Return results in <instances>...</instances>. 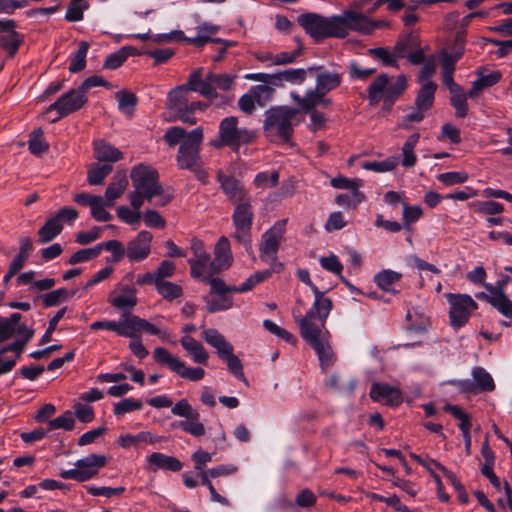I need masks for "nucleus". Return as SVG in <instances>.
I'll return each mask as SVG.
<instances>
[{"instance_id": "obj_1", "label": "nucleus", "mask_w": 512, "mask_h": 512, "mask_svg": "<svg viewBox=\"0 0 512 512\" xmlns=\"http://www.w3.org/2000/svg\"><path fill=\"white\" fill-rule=\"evenodd\" d=\"M130 177L134 190L129 193L128 198L134 209L139 210L144 200L152 202L154 197H158L154 205L159 207L171 202L172 197L164 193V188L159 183V173L155 168L139 164L132 168Z\"/></svg>"}, {"instance_id": "obj_2", "label": "nucleus", "mask_w": 512, "mask_h": 512, "mask_svg": "<svg viewBox=\"0 0 512 512\" xmlns=\"http://www.w3.org/2000/svg\"><path fill=\"white\" fill-rule=\"evenodd\" d=\"M300 111L290 106H274L266 110L263 121L264 136L271 143H290L294 134L293 120Z\"/></svg>"}, {"instance_id": "obj_3", "label": "nucleus", "mask_w": 512, "mask_h": 512, "mask_svg": "<svg viewBox=\"0 0 512 512\" xmlns=\"http://www.w3.org/2000/svg\"><path fill=\"white\" fill-rule=\"evenodd\" d=\"M332 308V300H318L314 301L312 307L304 316L300 313L296 315V312H293V317L298 325L300 335L309 345L325 339V335L328 332H323V329L325 328L326 320Z\"/></svg>"}, {"instance_id": "obj_4", "label": "nucleus", "mask_w": 512, "mask_h": 512, "mask_svg": "<svg viewBox=\"0 0 512 512\" xmlns=\"http://www.w3.org/2000/svg\"><path fill=\"white\" fill-rule=\"evenodd\" d=\"M91 330L107 329L115 332L117 335L127 338H138L141 331H146L151 335H157L162 340H166L169 334L161 331L154 324L142 319L139 316L127 314L124 312L119 321H96L90 325Z\"/></svg>"}, {"instance_id": "obj_5", "label": "nucleus", "mask_w": 512, "mask_h": 512, "mask_svg": "<svg viewBox=\"0 0 512 512\" xmlns=\"http://www.w3.org/2000/svg\"><path fill=\"white\" fill-rule=\"evenodd\" d=\"M406 88L405 75H399L394 81H391L386 73H381L367 88L369 105L376 106L382 101L383 110L390 111Z\"/></svg>"}, {"instance_id": "obj_6", "label": "nucleus", "mask_w": 512, "mask_h": 512, "mask_svg": "<svg viewBox=\"0 0 512 512\" xmlns=\"http://www.w3.org/2000/svg\"><path fill=\"white\" fill-rule=\"evenodd\" d=\"M297 22L316 43L332 37L342 39L344 35L337 15L327 18L317 13H304L298 16Z\"/></svg>"}, {"instance_id": "obj_7", "label": "nucleus", "mask_w": 512, "mask_h": 512, "mask_svg": "<svg viewBox=\"0 0 512 512\" xmlns=\"http://www.w3.org/2000/svg\"><path fill=\"white\" fill-rule=\"evenodd\" d=\"M255 139V133L247 128L238 127V118L229 116L221 120L218 137L209 142V145L220 149L224 146L237 151L242 144H249Z\"/></svg>"}, {"instance_id": "obj_8", "label": "nucleus", "mask_w": 512, "mask_h": 512, "mask_svg": "<svg viewBox=\"0 0 512 512\" xmlns=\"http://www.w3.org/2000/svg\"><path fill=\"white\" fill-rule=\"evenodd\" d=\"M203 138V128L197 127L181 142L176 156L177 166L180 169H194L201 164L200 151Z\"/></svg>"}, {"instance_id": "obj_9", "label": "nucleus", "mask_w": 512, "mask_h": 512, "mask_svg": "<svg viewBox=\"0 0 512 512\" xmlns=\"http://www.w3.org/2000/svg\"><path fill=\"white\" fill-rule=\"evenodd\" d=\"M437 84L433 81L425 82L415 97L411 112L403 117L401 127L408 128L410 123H420L433 108Z\"/></svg>"}, {"instance_id": "obj_10", "label": "nucleus", "mask_w": 512, "mask_h": 512, "mask_svg": "<svg viewBox=\"0 0 512 512\" xmlns=\"http://www.w3.org/2000/svg\"><path fill=\"white\" fill-rule=\"evenodd\" d=\"M107 464V457L104 455L90 454L75 462V468L62 470L59 475L63 479H73L78 482H85L98 475L99 470Z\"/></svg>"}, {"instance_id": "obj_11", "label": "nucleus", "mask_w": 512, "mask_h": 512, "mask_svg": "<svg viewBox=\"0 0 512 512\" xmlns=\"http://www.w3.org/2000/svg\"><path fill=\"white\" fill-rule=\"evenodd\" d=\"M450 304L449 319L454 329H459L467 324L473 311L478 309V304L468 294L446 295Z\"/></svg>"}, {"instance_id": "obj_12", "label": "nucleus", "mask_w": 512, "mask_h": 512, "mask_svg": "<svg viewBox=\"0 0 512 512\" xmlns=\"http://www.w3.org/2000/svg\"><path fill=\"white\" fill-rule=\"evenodd\" d=\"M87 102V96L83 91L77 87L60 96L54 103H52L46 110V113L57 111L58 116L51 119L52 123L57 122L63 117H66L78 110H80Z\"/></svg>"}, {"instance_id": "obj_13", "label": "nucleus", "mask_w": 512, "mask_h": 512, "mask_svg": "<svg viewBox=\"0 0 512 512\" xmlns=\"http://www.w3.org/2000/svg\"><path fill=\"white\" fill-rule=\"evenodd\" d=\"M307 77V71L303 68L286 69L275 74L250 73L245 75L247 80L272 84L274 87H282L285 82L291 84H302Z\"/></svg>"}, {"instance_id": "obj_14", "label": "nucleus", "mask_w": 512, "mask_h": 512, "mask_svg": "<svg viewBox=\"0 0 512 512\" xmlns=\"http://www.w3.org/2000/svg\"><path fill=\"white\" fill-rule=\"evenodd\" d=\"M337 18L342 22L343 38L348 36L349 30L371 34L379 25L366 15L352 10H345L342 15H337Z\"/></svg>"}, {"instance_id": "obj_15", "label": "nucleus", "mask_w": 512, "mask_h": 512, "mask_svg": "<svg viewBox=\"0 0 512 512\" xmlns=\"http://www.w3.org/2000/svg\"><path fill=\"white\" fill-rule=\"evenodd\" d=\"M217 181L223 193L234 205L251 199L243 184L235 177L226 175L221 169L217 171Z\"/></svg>"}, {"instance_id": "obj_16", "label": "nucleus", "mask_w": 512, "mask_h": 512, "mask_svg": "<svg viewBox=\"0 0 512 512\" xmlns=\"http://www.w3.org/2000/svg\"><path fill=\"white\" fill-rule=\"evenodd\" d=\"M153 235L149 231H140L135 238L127 243L126 256L130 262H141L145 260L151 252V243Z\"/></svg>"}, {"instance_id": "obj_17", "label": "nucleus", "mask_w": 512, "mask_h": 512, "mask_svg": "<svg viewBox=\"0 0 512 512\" xmlns=\"http://www.w3.org/2000/svg\"><path fill=\"white\" fill-rule=\"evenodd\" d=\"M284 226L285 221L276 224L262 235L259 251L263 261H268L270 256L277 254L281 239L283 238Z\"/></svg>"}, {"instance_id": "obj_18", "label": "nucleus", "mask_w": 512, "mask_h": 512, "mask_svg": "<svg viewBox=\"0 0 512 512\" xmlns=\"http://www.w3.org/2000/svg\"><path fill=\"white\" fill-rule=\"evenodd\" d=\"M233 263L230 242L226 236H221L214 248V259L210 262V274L214 275L228 269Z\"/></svg>"}, {"instance_id": "obj_19", "label": "nucleus", "mask_w": 512, "mask_h": 512, "mask_svg": "<svg viewBox=\"0 0 512 512\" xmlns=\"http://www.w3.org/2000/svg\"><path fill=\"white\" fill-rule=\"evenodd\" d=\"M369 395L373 401L382 402L388 406H397L402 402L401 392L385 383L372 384Z\"/></svg>"}, {"instance_id": "obj_20", "label": "nucleus", "mask_w": 512, "mask_h": 512, "mask_svg": "<svg viewBox=\"0 0 512 512\" xmlns=\"http://www.w3.org/2000/svg\"><path fill=\"white\" fill-rule=\"evenodd\" d=\"M326 94L327 93H322L320 91L308 90L303 97L299 96L297 93H292L291 97L299 105L302 112L308 113L318 105H322L324 107L332 105V100L330 98H326Z\"/></svg>"}, {"instance_id": "obj_21", "label": "nucleus", "mask_w": 512, "mask_h": 512, "mask_svg": "<svg viewBox=\"0 0 512 512\" xmlns=\"http://www.w3.org/2000/svg\"><path fill=\"white\" fill-rule=\"evenodd\" d=\"M202 68L194 70L188 77L186 82L187 87L191 92H199L202 96L207 98H215L218 96L215 88L212 86L213 82L208 80V74L205 79H202Z\"/></svg>"}, {"instance_id": "obj_22", "label": "nucleus", "mask_w": 512, "mask_h": 512, "mask_svg": "<svg viewBox=\"0 0 512 512\" xmlns=\"http://www.w3.org/2000/svg\"><path fill=\"white\" fill-rule=\"evenodd\" d=\"M190 249L194 255L193 258L188 259L190 274L197 276L198 273L194 268L195 266H208L210 269L211 257L210 254L206 251L204 243L200 239L194 237L190 241Z\"/></svg>"}, {"instance_id": "obj_23", "label": "nucleus", "mask_w": 512, "mask_h": 512, "mask_svg": "<svg viewBox=\"0 0 512 512\" xmlns=\"http://www.w3.org/2000/svg\"><path fill=\"white\" fill-rule=\"evenodd\" d=\"M190 89L187 84L173 88L167 95V109L170 111H182L190 106Z\"/></svg>"}, {"instance_id": "obj_24", "label": "nucleus", "mask_w": 512, "mask_h": 512, "mask_svg": "<svg viewBox=\"0 0 512 512\" xmlns=\"http://www.w3.org/2000/svg\"><path fill=\"white\" fill-rule=\"evenodd\" d=\"M34 329L26 325H19L17 328V339L0 349V357L6 352H15L16 360L20 357L27 343L32 339Z\"/></svg>"}, {"instance_id": "obj_25", "label": "nucleus", "mask_w": 512, "mask_h": 512, "mask_svg": "<svg viewBox=\"0 0 512 512\" xmlns=\"http://www.w3.org/2000/svg\"><path fill=\"white\" fill-rule=\"evenodd\" d=\"M254 212L251 205V199L235 204L232 221L234 227L252 229Z\"/></svg>"}, {"instance_id": "obj_26", "label": "nucleus", "mask_w": 512, "mask_h": 512, "mask_svg": "<svg viewBox=\"0 0 512 512\" xmlns=\"http://www.w3.org/2000/svg\"><path fill=\"white\" fill-rule=\"evenodd\" d=\"M128 186L127 175L124 170L117 171L112 177L105 191L107 205H113L114 200L118 199Z\"/></svg>"}, {"instance_id": "obj_27", "label": "nucleus", "mask_w": 512, "mask_h": 512, "mask_svg": "<svg viewBox=\"0 0 512 512\" xmlns=\"http://www.w3.org/2000/svg\"><path fill=\"white\" fill-rule=\"evenodd\" d=\"M331 186L336 189L351 190L354 198V208L365 199V195L359 191V187L362 186V180L360 179H349L345 176L339 175L331 179Z\"/></svg>"}, {"instance_id": "obj_28", "label": "nucleus", "mask_w": 512, "mask_h": 512, "mask_svg": "<svg viewBox=\"0 0 512 512\" xmlns=\"http://www.w3.org/2000/svg\"><path fill=\"white\" fill-rule=\"evenodd\" d=\"M342 83V75L338 72L321 71L316 75V86L311 91L329 93L338 88Z\"/></svg>"}, {"instance_id": "obj_29", "label": "nucleus", "mask_w": 512, "mask_h": 512, "mask_svg": "<svg viewBox=\"0 0 512 512\" xmlns=\"http://www.w3.org/2000/svg\"><path fill=\"white\" fill-rule=\"evenodd\" d=\"M122 294H119L115 297H111L109 302L113 307L119 310H123V313L127 312V310H131L133 307L137 305L138 299L136 297V289L132 286L126 285L122 287Z\"/></svg>"}, {"instance_id": "obj_30", "label": "nucleus", "mask_w": 512, "mask_h": 512, "mask_svg": "<svg viewBox=\"0 0 512 512\" xmlns=\"http://www.w3.org/2000/svg\"><path fill=\"white\" fill-rule=\"evenodd\" d=\"M182 347L191 355L194 362L207 364L209 355L203 345L191 336H183L180 340Z\"/></svg>"}, {"instance_id": "obj_31", "label": "nucleus", "mask_w": 512, "mask_h": 512, "mask_svg": "<svg viewBox=\"0 0 512 512\" xmlns=\"http://www.w3.org/2000/svg\"><path fill=\"white\" fill-rule=\"evenodd\" d=\"M94 157L101 162H117L123 158V153L104 141H96L94 143Z\"/></svg>"}, {"instance_id": "obj_32", "label": "nucleus", "mask_w": 512, "mask_h": 512, "mask_svg": "<svg viewBox=\"0 0 512 512\" xmlns=\"http://www.w3.org/2000/svg\"><path fill=\"white\" fill-rule=\"evenodd\" d=\"M136 55H139V52L135 47L124 46L107 56L103 63V68L110 70L117 69L127 60L128 57Z\"/></svg>"}, {"instance_id": "obj_33", "label": "nucleus", "mask_w": 512, "mask_h": 512, "mask_svg": "<svg viewBox=\"0 0 512 512\" xmlns=\"http://www.w3.org/2000/svg\"><path fill=\"white\" fill-rule=\"evenodd\" d=\"M148 462L154 465L157 469L169 470L178 472L182 469L183 465L179 459L173 456H167L160 452H154L148 457Z\"/></svg>"}, {"instance_id": "obj_34", "label": "nucleus", "mask_w": 512, "mask_h": 512, "mask_svg": "<svg viewBox=\"0 0 512 512\" xmlns=\"http://www.w3.org/2000/svg\"><path fill=\"white\" fill-rule=\"evenodd\" d=\"M21 319L22 315L18 312L12 313L9 317H0V344L17 334Z\"/></svg>"}, {"instance_id": "obj_35", "label": "nucleus", "mask_w": 512, "mask_h": 512, "mask_svg": "<svg viewBox=\"0 0 512 512\" xmlns=\"http://www.w3.org/2000/svg\"><path fill=\"white\" fill-rule=\"evenodd\" d=\"M202 338L217 350L218 356L228 353L232 345L216 329H206L202 332Z\"/></svg>"}, {"instance_id": "obj_36", "label": "nucleus", "mask_w": 512, "mask_h": 512, "mask_svg": "<svg viewBox=\"0 0 512 512\" xmlns=\"http://www.w3.org/2000/svg\"><path fill=\"white\" fill-rule=\"evenodd\" d=\"M501 77L502 75L499 71H493L488 75L480 76L477 80L472 82V86L468 91L469 98L476 97L485 88L497 84L501 80Z\"/></svg>"}, {"instance_id": "obj_37", "label": "nucleus", "mask_w": 512, "mask_h": 512, "mask_svg": "<svg viewBox=\"0 0 512 512\" xmlns=\"http://www.w3.org/2000/svg\"><path fill=\"white\" fill-rule=\"evenodd\" d=\"M76 293V290L68 291L66 288H59L53 291H50L46 294L39 295L38 298L41 299L42 305L45 308L57 306L61 302H64L71 297H73Z\"/></svg>"}, {"instance_id": "obj_38", "label": "nucleus", "mask_w": 512, "mask_h": 512, "mask_svg": "<svg viewBox=\"0 0 512 512\" xmlns=\"http://www.w3.org/2000/svg\"><path fill=\"white\" fill-rule=\"evenodd\" d=\"M420 134L414 133L410 135L402 147V166L405 168H411L416 164L417 157L414 153V149L419 141Z\"/></svg>"}, {"instance_id": "obj_39", "label": "nucleus", "mask_w": 512, "mask_h": 512, "mask_svg": "<svg viewBox=\"0 0 512 512\" xmlns=\"http://www.w3.org/2000/svg\"><path fill=\"white\" fill-rule=\"evenodd\" d=\"M62 229L63 226L58 222V219H56L54 216L51 217L38 231L39 242L47 243L52 241L61 233Z\"/></svg>"}, {"instance_id": "obj_40", "label": "nucleus", "mask_w": 512, "mask_h": 512, "mask_svg": "<svg viewBox=\"0 0 512 512\" xmlns=\"http://www.w3.org/2000/svg\"><path fill=\"white\" fill-rule=\"evenodd\" d=\"M472 377L479 392H491L495 389V383L492 376L482 367L472 369Z\"/></svg>"}, {"instance_id": "obj_41", "label": "nucleus", "mask_w": 512, "mask_h": 512, "mask_svg": "<svg viewBox=\"0 0 512 512\" xmlns=\"http://www.w3.org/2000/svg\"><path fill=\"white\" fill-rule=\"evenodd\" d=\"M401 278V273L392 270H382L374 276V281L383 291L396 293V291L392 289L391 286L394 283L400 281Z\"/></svg>"}, {"instance_id": "obj_42", "label": "nucleus", "mask_w": 512, "mask_h": 512, "mask_svg": "<svg viewBox=\"0 0 512 512\" xmlns=\"http://www.w3.org/2000/svg\"><path fill=\"white\" fill-rule=\"evenodd\" d=\"M222 360L226 361L228 370L240 381L246 385L248 381L243 372V365L241 360L233 353V346L229 349L228 353H223L219 356Z\"/></svg>"}, {"instance_id": "obj_43", "label": "nucleus", "mask_w": 512, "mask_h": 512, "mask_svg": "<svg viewBox=\"0 0 512 512\" xmlns=\"http://www.w3.org/2000/svg\"><path fill=\"white\" fill-rule=\"evenodd\" d=\"M316 352L320 365L323 369L331 366L334 362V354L326 338L310 345Z\"/></svg>"}, {"instance_id": "obj_44", "label": "nucleus", "mask_w": 512, "mask_h": 512, "mask_svg": "<svg viewBox=\"0 0 512 512\" xmlns=\"http://www.w3.org/2000/svg\"><path fill=\"white\" fill-rule=\"evenodd\" d=\"M88 49V42L82 41L79 43L78 49L70 57L69 71L71 73H77L85 69Z\"/></svg>"}, {"instance_id": "obj_45", "label": "nucleus", "mask_w": 512, "mask_h": 512, "mask_svg": "<svg viewBox=\"0 0 512 512\" xmlns=\"http://www.w3.org/2000/svg\"><path fill=\"white\" fill-rule=\"evenodd\" d=\"M203 299L209 313L228 310L233 306V298L229 295H220L216 297H213V295H207Z\"/></svg>"}, {"instance_id": "obj_46", "label": "nucleus", "mask_w": 512, "mask_h": 512, "mask_svg": "<svg viewBox=\"0 0 512 512\" xmlns=\"http://www.w3.org/2000/svg\"><path fill=\"white\" fill-rule=\"evenodd\" d=\"M118 101V108L128 116L133 115V111L138 103L137 96L127 90H120L115 94Z\"/></svg>"}, {"instance_id": "obj_47", "label": "nucleus", "mask_w": 512, "mask_h": 512, "mask_svg": "<svg viewBox=\"0 0 512 512\" xmlns=\"http://www.w3.org/2000/svg\"><path fill=\"white\" fill-rule=\"evenodd\" d=\"M272 84H261L252 86L250 93L253 96L256 104L260 107L266 106V104L273 98L275 90Z\"/></svg>"}, {"instance_id": "obj_48", "label": "nucleus", "mask_w": 512, "mask_h": 512, "mask_svg": "<svg viewBox=\"0 0 512 512\" xmlns=\"http://www.w3.org/2000/svg\"><path fill=\"white\" fill-rule=\"evenodd\" d=\"M468 93L465 94L463 89L459 91L450 92V104L455 109V115L458 118H465L468 115Z\"/></svg>"}, {"instance_id": "obj_49", "label": "nucleus", "mask_w": 512, "mask_h": 512, "mask_svg": "<svg viewBox=\"0 0 512 512\" xmlns=\"http://www.w3.org/2000/svg\"><path fill=\"white\" fill-rule=\"evenodd\" d=\"M98 250V255L102 250H107L112 253L111 262L118 263L120 262L124 256L126 255V248L122 245V243L118 240H109L106 242H102L96 245Z\"/></svg>"}, {"instance_id": "obj_50", "label": "nucleus", "mask_w": 512, "mask_h": 512, "mask_svg": "<svg viewBox=\"0 0 512 512\" xmlns=\"http://www.w3.org/2000/svg\"><path fill=\"white\" fill-rule=\"evenodd\" d=\"M112 170L111 164H94L87 172V182L90 185H100Z\"/></svg>"}, {"instance_id": "obj_51", "label": "nucleus", "mask_w": 512, "mask_h": 512, "mask_svg": "<svg viewBox=\"0 0 512 512\" xmlns=\"http://www.w3.org/2000/svg\"><path fill=\"white\" fill-rule=\"evenodd\" d=\"M28 148L33 155L37 156L48 151L49 145L43 138V131L41 128L35 129L31 132L28 141Z\"/></svg>"}, {"instance_id": "obj_52", "label": "nucleus", "mask_w": 512, "mask_h": 512, "mask_svg": "<svg viewBox=\"0 0 512 512\" xmlns=\"http://www.w3.org/2000/svg\"><path fill=\"white\" fill-rule=\"evenodd\" d=\"M156 289L158 293L166 300L172 301L183 294L182 287L169 281H159Z\"/></svg>"}, {"instance_id": "obj_53", "label": "nucleus", "mask_w": 512, "mask_h": 512, "mask_svg": "<svg viewBox=\"0 0 512 512\" xmlns=\"http://www.w3.org/2000/svg\"><path fill=\"white\" fill-rule=\"evenodd\" d=\"M88 7L89 3L85 0H71L65 14V19L69 22L81 21L83 13Z\"/></svg>"}, {"instance_id": "obj_54", "label": "nucleus", "mask_w": 512, "mask_h": 512, "mask_svg": "<svg viewBox=\"0 0 512 512\" xmlns=\"http://www.w3.org/2000/svg\"><path fill=\"white\" fill-rule=\"evenodd\" d=\"M47 424V431H52L55 429H64L66 431H71L75 426V419L71 411H66L57 418L49 420Z\"/></svg>"}, {"instance_id": "obj_55", "label": "nucleus", "mask_w": 512, "mask_h": 512, "mask_svg": "<svg viewBox=\"0 0 512 512\" xmlns=\"http://www.w3.org/2000/svg\"><path fill=\"white\" fill-rule=\"evenodd\" d=\"M153 357L156 362L167 365L171 371H175L178 366H181L180 360L176 357H173L170 352L163 348L157 347L153 352Z\"/></svg>"}, {"instance_id": "obj_56", "label": "nucleus", "mask_w": 512, "mask_h": 512, "mask_svg": "<svg viewBox=\"0 0 512 512\" xmlns=\"http://www.w3.org/2000/svg\"><path fill=\"white\" fill-rule=\"evenodd\" d=\"M263 327L269 331L270 333L276 335L277 337L283 339L285 342L296 345L297 344V338L287 331L286 329L278 326L273 321L266 319L263 321Z\"/></svg>"}, {"instance_id": "obj_57", "label": "nucleus", "mask_w": 512, "mask_h": 512, "mask_svg": "<svg viewBox=\"0 0 512 512\" xmlns=\"http://www.w3.org/2000/svg\"><path fill=\"white\" fill-rule=\"evenodd\" d=\"M203 281L210 285L209 295H228V293L234 292L235 289V286L226 285L221 278L206 276L203 277Z\"/></svg>"}, {"instance_id": "obj_58", "label": "nucleus", "mask_w": 512, "mask_h": 512, "mask_svg": "<svg viewBox=\"0 0 512 512\" xmlns=\"http://www.w3.org/2000/svg\"><path fill=\"white\" fill-rule=\"evenodd\" d=\"M416 44V39L411 34L400 37L393 48L396 59L407 57L409 50Z\"/></svg>"}, {"instance_id": "obj_59", "label": "nucleus", "mask_w": 512, "mask_h": 512, "mask_svg": "<svg viewBox=\"0 0 512 512\" xmlns=\"http://www.w3.org/2000/svg\"><path fill=\"white\" fill-rule=\"evenodd\" d=\"M1 46L8 52L9 56H14L23 42V36L17 31H12L9 36H2L0 39Z\"/></svg>"}, {"instance_id": "obj_60", "label": "nucleus", "mask_w": 512, "mask_h": 512, "mask_svg": "<svg viewBox=\"0 0 512 512\" xmlns=\"http://www.w3.org/2000/svg\"><path fill=\"white\" fill-rule=\"evenodd\" d=\"M143 404L139 399L126 398L114 405L113 412L116 416H122L131 411L140 410Z\"/></svg>"}, {"instance_id": "obj_61", "label": "nucleus", "mask_w": 512, "mask_h": 512, "mask_svg": "<svg viewBox=\"0 0 512 512\" xmlns=\"http://www.w3.org/2000/svg\"><path fill=\"white\" fill-rule=\"evenodd\" d=\"M188 133L183 127L173 126L166 130L163 138L170 147H173L179 143L181 144L186 139Z\"/></svg>"}, {"instance_id": "obj_62", "label": "nucleus", "mask_w": 512, "mask_h": 512, "mask_svg": "<svg viewBox=\"0 0 512 512\" xmlns=\"http://www.w3.org/2000/svg\"><path fill=\"white\" fill-rule=\"evenodd\" d=\"M171 412L176 416L184 417L186 419H197L198 417V411L195 410L186 399H181L176 402L172 406Z\"/></svg>"}, {"instance_id": "obj_63", "label": "nucleus", "mask_w": 512, "mask_h": 512, "mask_svg": "<svg viewBox=\"0 0 512 512\" xmlns=\"http://www.w3.org/2000/svg\"><path fill=\"white\" fill-rule=\"evenodd\" d=\"M181 366H178L174 371L180 377L188 379L190 381H199L204 378L205 371L201 367L188 368L185 363L180 360Z\"/></svg>"}, {"instance_id": "obj_64", "label": "nucleus", "mask_w": 512, "mask_h": 512, "mask_svg": "<svg viewBox=\"0 0 512 512\" xmlns=\"http://www.w3.org/2000/svg\"><path fill=\"white\" fill-rule=\"evenodd\" d=\"M494 300L493 307L504 317L512 320V300L506 294H500Z\"/></svg>"}]
</instances>
